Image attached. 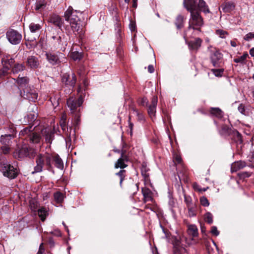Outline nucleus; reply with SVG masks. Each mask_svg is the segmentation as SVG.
I'll return each instance as SVG.
<instances>
[{"label": "nucleus", "mask_w": 254, "mask_h": 254, "mask_svg": "<svg viewBox=\"0 0 254 254\" xmlns=\"http://www.w3.org/2000/svg\"><path fill=\"white\" fill-rule=\"evenodd\" d=\"M183 3L185 7L190 13L189 28L200 31L203 25V21L200 12L197 10L196 0H184Z\"/></svg>", "instance_id": "obj_1"}, {"label": "nucleus", "mask_w": 254, "mask_h": 254, "mask_svg": "<svg viewBox=\"0 0 254 254\" xmlns=\"http://www.w3.org/2000/svg\"><path fill=\"white\" fill-rule=\"evenodd\" d=\"M79 13L74 10L71 6H69L64 12V18L66 21L69 22L72 30L75 34L81 35L83 33L82 26L80 23L79 18L77 15Z\"/></svg>", "instance_id": "obj_2"}, {"label": "nucleus", "mask_w": 254, "mask_h": 254, "mask_svg": "<svg viewBox=\"0 0 254 254\" xmlns=\"http://www.w3.org/2000/svg\"><path fill=\"white\" fill-rule=\"evenodd\" d=\"M53 156L49 154H39L36 158V165L34 167V171L33 174L41 172L43 170L44 165L45 164L47 166V169L50 170L52 168L51 162Z\"/></svg>", "instance_id": "obj_3"}, {"label": "nucleus", "mask_w": 254, "mask_h": 254, "mask_svg": "<svg viewBox=\"0 0 254 254\" xmlns=\"http://www.w3.org/2000/svg\"><path fill=\"white\" fill-rule=\"evenodd\" d=\"M0 171L4 177L10 179L15 178L18 175L17 169L8 163L3 158H0Z\"/></svg>", "instance_id": "obj_4"}, {"label": "nucleus", "mask_w": 254, "mask_h": 254, "mask_svg": "<svg viewBox=\"0 0 254 254\" xmlns=\"http://www.w3.org/2000/svg\"><path fill=\"white\" fill-rule=\"evenodd\" d=\"M34 128L32 126H29L21 130L19 135L25 139H28L31 143H38L41 140V136L39 133L34 131Z\"/></svg>", "instance_id": "obj_5"}, {"label": "nucleus", "mask_w": 254, "mask_h": 254, "mask_svg": "<svg viewBox=\"0 0 254 254\" xmlns=\"http://www.w3.org/2000/svg\"><path fill=\"white\" fill-rule=\"evenodd\" d=\"M36 154V150L27 146H23L20 148L16 150L13 153V156L15 158L21 160L25 157H33Z\"/></svg>", "instance_id": "obj_6"}, {"label": "nucleus", "mask_w": 254, "mask_h": 254, "mask_svg": "<svg viewBox=\"0 0 254 254\" xmlns=\"http://www.w3.org/2000/svg\"><path fill=\"white\" fill-rule=\"evenodd\" d=\"M6 35L8 41L13 45L19 44L21 40V34L17 31L12 29H9L6 32Z\"/></svg>", "instance_id": "obj_7"}, {"label": "nucleus", "mask_w": 254, "mask_h": 254, "mask_svg": "<svg viewBox=\"0 0 254 254\" xmlns=\"http://www.w3.org/2000/svg\"><path fill=\"white\" fill-rule=\"evenodd\" d=\"M66 102L71 113H74L76 111L77 108L81 106L83 102V99L81 96L77 99L72 97L67 99Z\"/></svg>", "instance_id": "obj_8"}, {"label": "nucleus", "mask_w": 254, "mask_h": 254, "mask_svg": "<svg viewBox=\"0 0 254 254\" xmlns=\"http://www.w3.org/2000/svg\"><path fill=\"white\" fill-rule=\"evenodd\" d=\"M29 114L24 117V123L31 124L37 116V107L35 104H31L29 107Z\"/></svg>", "instance_id": "obj_9"}, {"label": "nucleus", "mask_w": 254, "mask_h": 254, "mask_svg": "<svg viewBox=\"0 0 254 254\" xmlns=\"http://www.w3.org/2000/svg\"><path fill=\"white\" fill-rule=\"evenodd\" d=\"M23 93L21 92V95L24 98L28 99L30 101L35 102L38 98V93L36 90L29 87L23 89Z\"/></svg>", "instance_id": "obj_10"}, {"label": "nucleus", "mask_w": 254, "mask_h": 254, "mask_svg": "<svg viewBox=\"0 0 254 254\" xmlns=\"http://www.w3.org/2000/svg\"><path fill=\"white\" fill-rule=\"evenodd\" d=\"M219 132L222 136H228L233 132L234 135L237 137L238 140L240 142L242 141L241 134L236 130H232L231 128L227 125H222Z\"/></svg>", "instance_id": "obj_11"}, {"label": "nucleus", "mask_w": 254, "mask_h": 254, "mask_svg": "<svg viewBox=\"0 0 254 254\" xmlns=\"http://www.w3.org/2000/svg\"><path fill=\"white\" fill-rule=\"evenodd\" d=\"M128 161V157L127 154V152L124 149L121 150V157L118 159L115 164V168L124 169L127 166L126 163Z\"/></svg>", "instance_id": "obj_12"}, {"label": "nucleus", "mask_w": 254, "mask_h": 254, "mask_svg": "<svg viewBox=\"0 0 254 254\" xmlns=\"http://www.w3.org/2000/svg\"><path fill=\"white\" fill-rule=\"evenodd\" d=\"M62 82L65 85L73 87L76 82V75L72 73L71 75L66 73L64 74L62 77Z\"/></svg>", "instance_id": "obj_13"}, {"label": "nucleus", "mask_w": 254, "mask_h": 254, "mask_svg": "<svg viewBox=\"0 0 254 254\" xmlns=\"http://www.w3.org/2000/svg\"><path fill=\"white\" fill-rule=\"evenodd\" d=\"M222 55L218 51H215L211 55L210 59L213 65L215 67H219L221 63Z\"/></svg>", "instance_id": "obj_14"}, {"label": "nucleus", "mask_w": 254, "mask_h": 254, "mask_svg": "<svg viewBox=\"0 0 254 254\" xmlns=\"http://www.w3.org/2000/svg\"><path fill=\"white\" fill-rule=\"evenodd\" d=\"M158 103V98L156 96L152 97L151 99V103L148 106V113L151 118H153L155 116V113L156 112V106Z\"/></svg>", "instance_id": "obj_15"}, {"label": "nucleus", "mask_w": 254, "mask_h": 254, "mask_svg": "<svg viewBox=\"0 0 254 254\" xmlns=\"http://www.w3.org/2000/svg\"><path fill=\"white\" fill-rule=\"evenodd\" d=\"M171 241L172 244L173 245L174 254H179L182 248L180 239L176 236H173Z\"/></svg>", "instance_id": "obj_16"}, {"label": "nucleus", "mask_w": 254, "mask_h": 254, "mask_svg": "<svg viewBox=\"0 0 254 254\" xmlns=\"http://www.w3.org/2000/svg\"><path fill=\"white\" fill-rule=\"evenodd\" d=\"M27 65L31 68H37L40 65L38 58L35 56H29L26 61Z\"/></svg>", "instance_id": "obj_17"}, {"label": "nucleus", "mask_w": 254, "mask_h": 254, "mask_svg": "<svg viewBox=\"0 0 254 254\" xmlns=\"http://www.w3.org/2000/svg\"><path fill=\"white\" fill-rule=\"evenodd\" d=\"M15 82L17 83L19 87L22 89L27 88L29 87L28 83H29V78L26 76L20 77L19 75L17 79H13Z\"/></svg>", "instance_id": "obj_18"}, {"label": "nucleus", "mask_w": 254, "mask_h": 254, "mask_svg": "<svg viewBox=\"0 0 254 254\" xmlns=\"http://www.w3.org/2000/svg\"><path fill=\"white\" fill-rule=\"evenodd\" d=\"M202 40L197 38L193 41H190L188 42V45L190 50L197 51L201 46Z\"/></svg>", "instance_id": "obj_19"}, {"label": "nucleus", "mask_w": 254, "mask_h": 254, "mask_svg": "<svg viewBox=\"0 0 254 254\" xmlns=\"http://www.w3.org/2000/svg\"><path fill=\"white\" fill-rule=\"evenodd\" d=\"M48 21L60 28H61L63 23L61 18L57 14L52 15L49 17Z\"/></svg>", "instance_id": "obj_20"}, {"label": "nucleus", "mask_w": 254, "mask_h": 254, "mask_svg": "<svg viewBox=\"0 0 254 254\" xmlns=\"http://www.w3.org/2000/svg\"><path fill=\"white\" fill-rule=\"evenodd\" d=\"M46 56L48 61L53 65L57 64L60 62L58 55L57 54L47 53Z\"/></svg>", "instance_id": "obj_21"}, {"label": "nucleus", "mask_w": 254, "mask_h": 254, "mask_svg": "<svg viewBox=\"0 0 254 254\" xmlns=\"http://www.w3.org/2000/svg\"><path fill=\"white\" fill-rule=\"evenodd\" d=\"M42 22L41 23H31L29 25L30 31L32 33H36L37 37L39 36L40 30L42 28Z\"/></svg>", "instance_id": "obj_22"}, {"label": "nucleus", "mask_w": 254, "mask_h": 254, "mask_svg": "<svg viewBox=\"0 0 254 254\" xmlns=\"http://www.w3.org/2000/svg\"><path fill=\"white\" fill-rule=\"evenodd\" d=\"M197 3V10L200 12L201 11L203 12L204 13H210V10L207 5L206 2L204 0H199L198 2Z\"/></svg>", "instance_id": "obj_23"}, {"label": "nucleus", "mask_w": 254, "mask_h": 254, "mask_svg": "<svg viewBox=\"0 0 254 254\" xmlns=\"http://www.w3.org/2000/svg\"><path fill=\"white\" fill-rule=\"evenodd\" d=\"M142 193L144 202L153 200L152 192L149 189L146 188H142Z\"/></svg>", "instance_id": "obj_24"}, {"label": "nucleus", "mask_w": 254, "mask_h": 254, "mask_svg": "<svg viewBox=\"0 0 254 254\" xmlns=\"http://www.w3.org/2000/svg\"><path fill=\"white\" fill-rule=\"evenodd\" d=\"M52 38L55 40V44L58 48H61V47L64 45L66 44V41L64 39V34L58 37L54 36L52 37Z\"/></svg>", "instance_id": "obj_25"}, {"label": "nucleus", "mask_w": 254, "mask_h": 254, "mask_svg": "<svg viewBox=\"0 0 254 254\" xmlns=\"http://www.w3.org/2000/svg\"><path fill=\"white\" fill-rule=\"evenodd\" d=\"M246 166V163L245 161H239L235 162L231 165L232 172H237L239 170L243 169Z\"/></svg>", "instance_id": "obj_26"}, {"label": "nucleus", "mask_w": 254, "mask_h": 254, "mask_svg": "<svg viewBox=\"0 0 254 254\" xmlns=\"http://www.w3.org/2000/svg\"><path fill=\"white\" fill-rule=\"evenodd\" d=\"M38 214L41 220L42 221H44L48 215L49 213L47 209L44 207H41L38 210Z\"/></svg>", "instance_id": "obj_27"}, {"label": "nucleus", "mask_w": 254, "mask_h": 254, "mask_svg": "<svg viewBox=\"0 0 254 254\" xmlns=\"http://www.w3.org/2000/svg\"><path fill=\"white\" fill-rule=\"evenodd\" d=\"M188 233L190 236L195 237L198 235V229L194 225H189L188 229Z\"/></svg>", "instance_id": "obj_28"}, {"label": "nucleus", "mask_w": 254, "mask_h": 254, "mask_svg": "<svg viewBox=\"0 0 254 254\" xmlns=\"http://www.w3.org/2000/svg\"><path fill=\"white\" fill-rule=\"evenodd\" d=\"M1 63L2 64L7 65L8 66H10V68L11 67L12 65L14 63V60L12 58H10V56H4L1 59Z\"/></svg>", "instance_id": "obj_29"}, {"label": "nucleus", "mask_w": 254, "mask_h": 254, "mask_svg": "<svg viewBox=\"0 0 254 254\" xmlns=\"http://www.w3.org/2000/svg\"><path fill=\"white\" fill-rule=\"evenodd\" d=\"M55 162V166L59 169L63 170L64 168V163L59 155L53 157L52 160Z\"/></svg>", "instance_id": "obj_30"}, {"label": "nucleus", "mask_w": 254, "mask_h": 254, "mask_svg": "<svg viewBox=\"0 0 254 254\" xmlns=\"http://www.w3.org/2000/svg\"><path fill=\"white\" fill-rule=\"evenodd\" d=\"M60 125L61 127L62 128V129L64 131H66V129L67 130V131L68 133H67V136L70 137L72 128L70 127L69 128L67 127L66 125V122H65V118L64 117V116L62 117V119H61L60 121Z\"/></svg>", "instance_id": "obj_31"}, {"label": "nucleus", "mask_w": 254, "mask_h": 254, "mask_svg": "<svg viewBox=\"0 0 254 254\" xmlns=\"http://www.w3.org/2000/svg\"><path fill=\"white\" fill-rule=\"evenodd\" d=\"M210 113L218 118H222L223 116V112L218 108H211Z\"/></svg>", "instance_id": "obj_32"}, {"label": "nucleus", "mask_w": 254, "mask_h": 254, "mask_svg": "<svg viewBox=\"0 0 254 254\" xmlns=\"http://www.w3.org/2000/svg\"><path fill=\"white\" fill-rule=\"evenodd\" d=\"M235 4L232 2H226L224 5L223 6V10L224 12H229L231 11H232L235 8Z\"/></svg>", "instance_id": "obj_33"}, {"label": "nucleus", "mask_w": 254, "mask_h": 254, "mask_svg": "<svg viewBox=\"0 0 254 254\" xmlns=\"http://www.w3.org/2000/svg\"><path fill=\"white\" fill-rule=\"evenodd\" d=\"M25 68V65L23 64H16L12 67L11 69V72L13 74L17 73L20 71L24 70Z\"/></svg>", "instance_id": "obj_34"}, {"label": "nucleus", "mask_w": 254, "mask_h": 254, "mask_svg": "<svg viewBox=\"0 0 254 254\" xmlns=\"http://www.w3.org/2000/svg\"><path fill=\"white\" fill-rule=\"evenodd\" d=\"M12 135V134L1 135L0 137V141L4 145H8Z\"/></svg>", "instance_id": "obj_35"}, {"label": "nucleus", "mask_w": 254, "mask_h": 254, "mask_svg": "<svg viewBox=\"0 0 254 254\" xmlns=\"http://www.w3.org/2000/svg\"><path fill=\"white\" fill-rule=\"evenodd\" d=\"M46 5L45 0H37L35 3V9L37 11H41L45 7Z\"/></svg>", "instance_id": "obj_36"}, {"label": "nucleus", "mask_w": 254, "mask_h": 254, "mask_svg": "<svg viewBox=\"0 0 254 254\" xmlns=\"http://www.w3.org/2000/svg\"><path fill=\"white\" fill-rule=\"evenodd\" d=\"M54 197L57 203H61L64 201V194L60 191L55 192Z\"/></svg>", "instance_id": "obj_37"}, {"label": "nucleus", "mask_w": 254, "mask_h": 254, "mask_svg": "<svg viewBox=\"0 0 254 254\" xmlns=\"http://www.w3.org/2000/svg\"><path fill=\"white\" fill-rule=\"evenodd\" d=\"M175 25L179 29L184 26V17L182 15H179L177 17Z\"/></svg>", "instance_id": "obj_38"}, {"label": "nucleus", "mask_w": 254, "mask_h": 254, "mask_svg": "<svg viewBox=\"0 0 254 254\" xmlns=\"http://www.w3.org/2000/svg\"><path fill=\"white\" fill-rule=\"evenodd\" d=\"M130 110L135 113L137 117V120L139 121H144V118L143 115L140 113L135 107L132 106L130 107Z\"/></svg>", "instance_id": "obj_39"}, {"label": "nucleus", "mask_w": 254, "mask_h": 254, "mask_svg": "<svg viewBox=\"0 0 254 254\" xmlns=\"http://www.w3.org/2000/svg\"><path fill=\"white\" fill-rule=\"evenodd\" d=\"M3 65L2 68L0 70V78L7 76L9 73V70L10 69V66L7 65Z\"/></svg>", "instance_id": "obj_40"}, {"label": "nucleus", "mask_w": 254, "mask_h": 254, "mask_svg": "<svg viewBox=\"0 0 254 254\" xmlns=\"http://www.w3.org/2000/svg\"><path fill=\"white\" fill-rule=\"evenodd\" d=\"M187 208L188 209V215L189 217H194L196 215L195 204L192 206H189Z\"/></svg>", "instance_id": "obj_41"}, {"label": "nucleus", "mask_w": 254, "mask_h": 254, "mask_svg": "<svg viewBox=\"0 0 254 254\" xmlns=\"http://www.w3.org/2000/svg\"><path fill=\"white\" fill-rule=\"evenodd\" d=\"M215 33L221 38H225L228 35V33L222 29H217L216 30Z\"/></svg>", "instance_id": "obj_42"}, {"label": "nucleus", "mask_w": 254, "mask_h": 254, "mask_svg": "<svg viewBox=\"0 0 254 254\" xmlns=\"http://www.w3.org/2000/svg\"><path fill=\"white\" fill-rule=\"evenodd\" d=\"M54 137V133L53 132H48L45 135V140L47 143H52V140Z\"/></svg>", "instance_id": "obj_43"}, {"label": "nucleus", "mask_w": 254, "mask_h": 254, "mask_svg": "<svg viewBox=\"0 0 254 254\" xmlns=\"http://www.w3.org/2000/svg\"><path fill=\"white\" fill-rule=\"evenodd\" d=\"M126 171L125 170H121L119 172L116 173V175L118 176L120 178V185L122 186L123 181H124L125 177Z\"/></svg>", "instance_id": "obj_44"}, {"label": "nucleus", "mask_w": 254, "mask_h": 254, "mask_svg": "<svg viewBox=\"0 0 254 254\" xmlns=\"http://www.w3.org/2000/svg\"><path fill=\"white\" fill-rule=\"evenodd\" d=\"M141 171V174H142V176H143L145 181H148L149 174L147 172V169L146 168V167L142 166Z\"/></svg>", "instance_id": "obj_45"}, {"label": "nucleus", "mask_w": 254, "mask_h": 254, "mask_svg": "<svg viewBox=\"0 0 254 254\" xmlns=\"http://www.w3.org/2000/svg\"><path fill=\"white\" fill-rule=\"evenodd\" d=\"M204 219L205 222L209 224H211L213 222V216L210 212H207L205 214Z\"/></svg>", "instance_id": "obj_46"}, {"label": "nucleus", "mask_w": 254, "mask_h": 254, "mask_svg": "<svg viewBox=\"0 0 254 254\" xmlns=\"http://www.w3.org/2000/svg\"><path fill=\"white\" fill-rule=\"evenodd\" d=\"M185 202L186 203L187 207L189 206H192L195 205L192 202L191 198L189 195H187L186 194L184 195Z\"/></svg>", "instance_id": "obj_47"}, {"label": "nucleus", "mask_w": 254, "mask_h": 254, "mask_svg": "<svg viewBox=\"0 0 254 254\" xmlns=\"http://www.w3.org/2000/svg\"><path fill=\"white\" fill-rule=\"evenodd\" d=\"M248 56V55L247 54H244L240 57L234 59V61L236 63H243L245 61Z\"/></svg>", "instance_id": "obj_48"}, {"label": "nucleus", "mask_w": 254, "mask_h": 254, "mask_svg": "<svg viewBox=\"0 0 254 254\" xmlns=\"http://www.w3.org/2000/svg\"><path fill=\"white\" fill-rule=\"evenodd\" d=\"M212 71L213 72V74L216 76H221L223 73L224 69L222 68H221V69H212Z\"/></svg>", "instance_id": "obj_49"}, {"label": "nucleus", "mask_w": 254, "mask_h": 254, "mask_svg": "<svg viewBox=\"0 0 254 254\" xmlns=\"http://www.w3.org/2000/svg\"><path fill=\"white\" fill-rule=\"evenodd\" d=\"M148 100L146 97H143L138 100V103L140 105L147 106L148 104Z\"/></svg>", "instance_id": "obj_50"}, {"label": "nucleus", "mask_w": 254, "mask_h": 254, "mask_svg": "<svg viewBox=\"0 0 254 254\" xmlns=\"http://www.w3.org/2000/svg\"><path fill=\"white\" fill-rule=\"evenodd\" d=\"M130 193H132L133 194H134L138 190V186L137 184H132L130 187Z\"/></svg>", "instance_id": "obj_51"}, {"label": "nucleus", "mask_w": 254, "mask_h": 254, "mask_svg": "<svg viewBox=\"0 0 254 254\" xmlns=\"http://www.w3.org/2000/svg\"><path fill=\"white\" fill-rule=\"evenodd\" d=\"M201 204L203 206H208L209 205L208 199L205 197H202L200 199Z\"/></svg>", "instance_id": "obj_52"}, {"label": "nucleus", "mask_w": 254, "mask_h": 254, "mask_svg": "<svg viewBox=\"0 0 254 254\" xmlns=\"http://www.w3.org/2000/svg\"><path fill=\"white\" fill-rule=\"evenodd\" d=\"M253 38H254V33L250 32L246 34L244 39L245 40L249 41L252 40Z\"/></svg>", "instance_id": "obj_53"}, {"label": "nucleus", "mask_w": 254, "mask_h": 254, "mask_svg": "<svg viewBox=\"0 0 254 254\" xmlns=\"http://www.w3.org/2000/svg\"><path fill=\"white\" fill-rule=\"evenodd\" d=\"M252 175L251 173L248 172H244L239 174V176L241 178L244 179L245 178H248Z\"/></svg>", "instance_id": "obj_54"}, {"label": "nucleus", "mask_w": 254, "mask_h": 254, "mask_svg": "<svg viewBox=\"0 0 254 254\" xmlns=\"http://www.w3.org/2000/svg\"><path fill=\"white\" fill-rule=\"evenodd\" d=\"M71 57L74 60H80L81 55L78 52H73L71 53Z\"/></svg>", "instance_id": "obj_55"}, {"label": "nucleus", "mask_w": 254, "mask_h": 254, "mask_svg": "<svg viewBox=\"0 0 254 254\" xmlns=\"http://www.w3.org/2000/svg\"><path fill=\"white\" fill-rule=\"evenodd\" d=\"M9 130V133L8 134H12V137H13L14 136L15 133V127H14L13 125H10L8 128Z\"/></svg>", "instance_id": "obj_56"}, {"label": "nucleus", "mask_w": 254, "mask_h": 254, "mask_svg": "<svg viewBox=\"0 0 254 254\" xmlns=\"http://www.w3.org/2000/svg\"><path fill=\"white\" fill-rule=\"evenodd\" d=\"M8 145H3L1 147V149L3 154H6L9 153L10 150V148L8 146Z\"/></svg>", "instance_id": "obj_57"}, {"label": "nucleus", "mask_w": 254, "mask_h": 254, "mask_svg": "<svg viewBox=\"0 0 254 254\" xmlns=\"http://www.w3.org/2000/svg\"><path fill=\"white\" fill-rule=\"evenodd\" d=\"M211 233L212 235L217 236L219 234V232L218 231L216 226H213L211 228Z\"/></svg>", "instance_id": "obj_58"}, {"label": "nucleus", "mask_w": 254, "mask_h": 254, "mask_svg": "<svg viewBox=\"0 0 254 254\" xmlns=\"http://www.w3.org/2000/svg\"><path fill=\"white\" fill-rule=\"evenodd\" d=\"M239 111L242 114H245V106L243 104H240L238 108Z\"/></svg>", "instance_id": "obj_59"}, {"label": "nucleus", "mask_w": 254, "mask_h": 254, "mask_svg": "<svg viewBox=\"0 0 254 254\" xmlns=\"http://www.w3.org/2000/svg\"><path fill=\"white\" fill-rule=\"evenodd\" d=\"M45 252V249L43 246V243L41 244L39 247V250L37 254H43Z\"/></svg>", "instance_id": "obj_60"}, {"label": "nucleus", "mask_w": 254, "mask_h": 254, "mask_svg": "<svg viewBox=\"0 0 254 254\" xmlns=\"http://www.w3.org/2000/svg\"><path fill=\"white\" fill-rule=\"evenodd\" d=\"M175 161L178 163H181L182 161V158L180 156L177 155L175 158Z\"/></svg>", "instance_id": "obj_61"}, {"label": "nucleus", "mask_w": 254, "mask_h": 254, "mask_svg": "<svg viewBox=\"0 0 254 254\" xmlns=\"http://www.w3.org/2000/svg\"><path fill=\"white\" fill-rule=\"evenodd\" d=\"M148 70L150 73H153L154 71V67L152 65H149L148 66Z\"/></svg>", "instance_id": "obj_62"}, {"label": "nucleus", "mask_w": 254, "mask_h": 254, "mask_svg": "<svg viewBox=\"0 0 254 254\" xmlns=\"http://www.w3.org/2000/svg\"><path fill=\"white\" fill-rule=\"evenodd\" d=\"M129 27L131 31H135V25L134 23H130L129 24Z\"/></svg>", "instance_id": "obj_63"}, {"label": "nucleus", "mask_w": 254, "mask_h": 254, "mask_svg": "<svg viewBox=\"0 0 254 254\" xmlns=\"http://www.w3.org/2000/svg\"><path fill=\"white\" fill-rule=\"evenodd\" d=\"M132 7L136 8L137 6V0H132Z\"/></svg>", "instance_id": "obj_64"}]
</instances>
